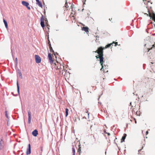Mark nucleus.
Returning a JSON list of instances; mask_svg holds the SVG:
<instances>
[{
	"mask_svg": "<svg viewBox=\"0 0 155 155\" xmlns=\"http://www.w3.org/2000/svg\"><path fill=\"white\" fill-rule=\"evenodd\" d=\"M48 29H49V28L48 27Z\"/></svg>",
	"mask_w": 155,
	"mask_h": 155,
	"instance_id": "obj_49",
	"label": "nucleus"
},
{
	"mask_svg": "<svg viewBox=\"0 0 155 155\" xmlns=\"http://www.w3.org/2000/svg\"><path fill=\"white\" fill-rule=\"evenodd\" d=\"M49 48H50L52 47L51 46V43L49 44Z\"/></svg>",
	"mask_w": 155,
	"mask_h": 155,
	"instance_id": "obj_33",
	"label": "nucleus"
},
{
	"mask_svg": "<svg viewBox=\"0 0 155 155\" xmlns=\"http://www.w3.org/2000/svg\"><path fill=\"white\" fill-rule=\"evenodd\" d=\"M36 4H37L41 8H42V4L40 2L39 0H36Z\"/></svg>",
	"mask_w": 155,
	"mask_h": 155,
	"instance_id": "obj_11",
	"label": "nucleus"
},
{
	"mask_svg": "<svg viewBox=\"0 0 155 155\" xmlns=\"http://www.w3.org/2000/svg\"><path fill=\"white\" fill-rule=\"evenodd\" d=\"M68 3L66 2L65 4V6L64 7V10H68Z\"/></svg>",
	"mask_w": 155,
	"mask_h": 155,
	"instance_id": "obj_16",
	"label": "nucleus"
},
{
	"mask_svg": "<svg viewBox=\"0 0 155 155\" xmlns=\"http://www.w3.org/2000/svg\"><path fill=\"white\" fill-rule=\"evenodd\" d=\"M4 142L2 139H1L0 143V148L2 149L3 147Z\"/></svg>",
	"mask_w": 155,
	"mask_h": 155,
	"instance_id": "obj_14",
	"label": "nucleus"
},
{
	"mask_svg": "<svg viewBox=\"0 0 155 155\" xmlns=\"http://www.w3.org/2000/svg\"><path fill=\"white\" fill-rule=\"evenodd\" d=\"M95 41H96V42H98V41H97V38H96V40H95Z\"/></svg>",
	"mask_w": 155,
	"mask_h": 155,
	"instance_id": "obj_40",
	"label": "nucleus"
},
{
	"mask_svg": "<svg viewBox=\"0 0 155 155\" xmlns=\"http://www.w3.org/2000/svg\"><path fill=\"white\" fill-rule=\"evenodd\" d=\"M89 110V108H87L86 109V111L84 112V114L85 116H86L88 118H89V113L88 112V110Z\"/></svg>",
	"mask_w": 155,
	"mask_h": 155,
	"instance_id": "obj_7",
	"label": "nucleus"
},
{
	"mask_svg": "<svg viewBox=\"0 0 155 155\" xmlns=\"http://www.w3.org/2000/svg\"><path fill=\"white\" fill-rule=\"evenodd\" d=\"M149 78H145L143 80V81H144V80L145 79V80H149Z\"/></svg>",
	"mask_w": 155,
	"mask_h": 155,
	"instance_id": "obj_31",
	"label": "nucleus"
},
{
	"mask_svg": "<svg viewBox=\"0 0 155 155\" xmlns=\"http://www.w3.org/2000/svg\"><path fill=\"white\" fill-rule=\"evenodd\" d=\"M45 21L46 22V23H47V22H48V20H47V19L46 18H45Z\"/></svg>",
	"mask_w": 155,
	"mask_h": 155,
	"instance_id": "obj_32",
	"label": "nucleus"
},
{
	"mask_svg": "<svg viewBox=\"0 0 155 155\" xmlns=\"http://www.w3.org/2000/svg\"><path fill=\"white\" fill-rule=\"evenodd\" d=\"M136 112L137 115H138V112L137 111Z\"/></svg>",
	"mask_w": 155,
	"mask_h": 155,
	"instance_id": "obj_39",
	"label": "nucleus"
},
{
	"mask_svg": "<svg viewBox=\"0 0 155 155\" xmlns=\"http://www.w3.org/2000/svg\"><path fill=\"white\" fill-rule=\"evenodd\" d=\"M72 152L73 153V155H75V150L74 148V147L72 148Z\"/></svg>",
	"mask_w": 155,
	"mask_h": 155,
	"instance_id": "obj_28",
	"label": "nucleus"
},
{
	"mask_svg": "<svg viewBox=\"0 0 155 155\" xmlns=\"http://www.w3.org/2000/svg\"><path fill=\"white\" fill-rule=\"evenodd\" d=\"M12 23L13 24V22L12 21Z\"/></svg>",
	"mask_w": 155,
	"mask_h": 155,
	"instance_id": "obj_51",
	"label": "nucleus"
},
{
	"mask_svg": "<svg viewBox=\"0 0 155 155\" xmlns=\"http://www.w3.org/2000/svg\"><path fill=\"white\" fill-rule=\"evenodd\" d=\"M35 58L36 62L37 63H39L41 62V58L38 55H35Z\"/></svg>",
	"mask_w": 155,
	"mask_h": 155,
	"instance_id": "obj_4",
	"label": "nucleus"
},
{
	"mask_svg": "<svg viewBox=\"0 0 155 155\" xmlns=\"http://www.w3.org/2000/svg\"><path fill=\"white\" fill-rule=\"evenodd\" d=\"M27 7V8L28 9H30V7H28H28Z\"/></svg>",
	"mask_w": 155,
	"mask_h": 155,
	"instance_id": "obj_37",
	"label": "nucleus"
},
{
	"mask_svg": "<svg viewBox=\"0 0 155 155\" xmlns=\"http://www.w3.org/2000/svg\"><path fill=\"white\" fill-rule=\"evenodd\" d=\"M152 47H151L150 48H149L148 49V51H149L150 50H152V48H155V45H152Z\"/></svg>",
	"mask_w": 155,
	"mask_h": 155,
	"instance_id": "obj_25",
	"label": "nucleus"
},
{
	"mask_svg": "<svg viewBox=\"0 0 155 155\" xmlns=\"http://www.w3.org/2000/svg\"><path fill=\"white\" fill-rule=\"evenodd\" d=\"M41 151H42L43 150V147H41Z\"/></svg>",
	"mask_w": 155,
	"mask_h": 155,
	"instance_id": "obj_35",
	"label": "nucleus"
},
{
	"mask_svg": "<svg viewBox=\"0 0 155 155\" xmlns=\"http://www.w3.org/2000/svg\"><path fill=\"white\" fill-rule=\"evenodd\" d=\"M86 0H84V2H85L86 1Z\"/></svg>",
	"mask_w": 155,
	"mask_h": 155,
	"instance_id": "obj_48",
	"label": "nucleus"
},
{
	"mask_svg": "<svg viewBox=\"0 0 155 155\" xmlns=\"http://www.w3.org/2000/svg\"><path fill=\"white\" fill-rule=\"evenodd\" d=\"M17 91L18 93L19 92V88L18 86V82H17Z\"/></svg>",
	"mask_w": 155,
	"mask_h": 155,
	"instance_id": "obj_27",
	"label": "nucleus"
},
{
	"mask_svg": "<svg viewBox=\"0 0 155 155\" xmlns=\"http://www.w3.org/2000/svg\"><path fill=\"white\" fill-rule=\"evenodd\" d=\"M81 150V147H80V145H79V148L78 150V152L79 153V155H80Z\"/></svg>",
	"mask_w": 155,
	"mask_h": 155,
	"instance_id": "obj_18",
	"label": "nucleus"
},
{
	"mask_svg": "<svg viewBox=\"0 0 155 155\" xmlns=\"http://www.w3.org/2000/svg\"><path fill=\"white\" fill-rule=\"evenodd\" d=\"M55 67L56 69L59 70L60 72L61 73L62 75H65L66 72L64 65L58 62H57V63L55 64Z\"/></svg>",
	"mask_w": 155,
	"mask_h": 155,
	"instance_id": "obj_2",
	"label": "nucleus"
},
{
	"mask_svg": "<svg viewBox=\"0 0 155 155\" xmlns=\"http://www.w3.org/2000/svg\"><path fill=\"white\" fill-rule=\"evenodd\" d=\"M104 60H103V62H102V64L101 63V62H100V63L102 67L101 68V71H104V68H103L104 66L103 65V63H104Z\"/></svg>",
	"mask_w": 155,
	"mask_h": 155,
	"instance_id": "obj_17",
	"label": "nucleus"
},
{
	"mask_svg": "<svg viewBox=\"0 0 155 155\" xmlns=\"http://www.w3.org/2000/svg\"><path fill=\"white\" fill-rule=\"evenodd\" d=\"M28 123L30 124L31 122V113L30 111H28Z\"/></svg>",
	"mask_w": 155,
	"mask_h": 155,
	"instance_id": "obj_9",
	"label": "nucleus"
},
{
	"mask_svg": "<svg viewBox=\"0 0 155 155\" xmlns=\"http://www.w3.org/2000/svg\"><path fill=\"white\" fill-rule=\"evenodd\" d=\"M32 134L34 136L36 137L38 134V131L37 130H35L32 132Z\"/></svg>",
	"mask_w": 155,
	"mask_h": 155,
	"instance_id": "obj_10",
	"label": "nucleus"
},
{
	"mask_svg": "<svg viewBox=\"0 0 155 155\" xmlns=\"http://www.w3.org/2000/svg\"><path fill=\"white\" fill-rule=\"evenodd\" d=\"M48 44H49L50 43V40H49V37H48Z\"/></svg>",
	"mask_w": 155,
	"mask_h": 155,
	"instance_id": "obj_30",
	"label": "nucleus"
},
{
	"mask_svg": "<svg viewBox=\"0 0 155 155\" xmlns=\"http://www.w3.org/2000/svg\"><path fill=\"white\" fill-rule=\"evenodd\" d=\"M86 118V117H85V116H84L83 117V118Z\"/></svg>",
	"mask_w": 155,
	"mask_h": 155,
	"instance_id": "obj_43",
	"label": "nucleus"
},
{
	"mask_svg": "<svg viewBox=\"0 0 155 155\" xmlns=\"http://www.w3.org/2000/svg\"><path fill=\"white\" fill-rule=\"evenodd\" d=\"M19 74L20 75V76H21V78H22V74L21 72H19Z\"/></svg>",
	"mask_w": 155,
	"mask_h": 155,
	"instance_id": "obj_34",
	"label": "nucleus"
},
{
	"mask_svg": "<svg viewBox=\"0 0 155 155\" xmlns=\"http://www.w3.org/2000/svg\"><path fill=\"white\" fill-rule=\"evenodd\" d=\"M50 51L53 52L54 53V55H55L54 53V51L53 50V49L52 48V47H51V48H50Z\"/></svg>",
	"mask_w": 155,
	"mask_h": 155,
	"instance_id": "obj_26",
	"label": "nucleus"
},
{
	"mask_svg": "<svg viewBox=\"0 0 155 155\" xmlns=\"http://www.w3.org/2000/svg\"><path fill=\"white\" fill-rule=\"evenodd\" d=\"M149 16L152 18V19L153 21L154 20H155V14L152 13H149Z\"/></svg>",
	"mask_w": 155,
	"mask_h": 155,
	"instance_id": "obj_6",
	"label": "nucleus"
},
{
	"mask_svg": "<svg viewBox=\"0 0 155 155\" xmlns=\"http://www.w3.org/2000/svg\"><path fill=\"white\" fill-rule=\"evenodd\" d=\"M109 19L110 21H111V20H112V18H111V19L110 18Z\"/></svg>",
	"mask_w": 155,
	"mask_h": 155,
	"instance_id": "obj_42",
	"label": "nucleus"
},
{
	"mask_svg": "<svg viewBox=\"0 0 155 155\" xmlns=\"http://www.w3.org/2000/svg\"><path fill=\"white\" fill-rule=\"evenodd\" d=\"M138 154H142L143 155L144 154V152L141 151V149L138 150Z\"/></svg>",
	"mask_w": 155,
	"mask_h": 155,
	"instance_id": "obj_21",
	"label": "nucleus"
},
{
	"mask_svg": "<svg viewBox=\"0 0 155 155\" xmlns=\"http://www.w3.org/2000/svg\"><path fill=\"white\" fill-rule=\"evenodd\" d=\"M143 1H146V0H143Z\"/></svg>",
	"mask_w": 155,
	"mask_h": 155,
	"instance_id": "obj_46",
	"label": "nucleus"
},
{
	"mask_svg": "<svg viewBox=\"0 0 155 155\" xmlns=\"http://www.w3.org/2000/svg\"><path fill=\"white\" fill-rule=\"evenodd\" d=\"M134 120H135V123H136L137 122H136V120L135 119V118H134Z\"/></svg>",
	"mask_w": 155,
	"mask_h": 155,
	"instance_id": "obj_41",
	"label": "nucleus"
},
{
	"mask_svg": "<svg viewBox=\"0 0 155 155\" xmlns=\"http://www.w3.org/2000/svg\"><path fill=\"white\" fill-rule=\"evenodd\" d=\"M22 4L23 5L26 6V7H28V6L29 5V4L28 2L24 1L22 2Z\"/></svg>",
	"mask_w": 155,
	"mask_h": 155,
	"instance_id": "obj_13",
	"label": "nucleus"
},
{
	"mask_svg": "<svg viewBox=\"0 0 155 155\" xmlns=\"http://www.w3.org/2000/svg\"><path fill=\"white\" fill-rule=\"evenodd\" d=\"M48 58L49 61L51 63H52L53 62V60L51 55V54L50 53H49L48 54Z\"/></svg>",
	"mask_w": 155,
	"mask_h": 155,
	"instance_id": "obj_8",
	"label": "nucleus"
},
{
	"mask_svg": "<svg viewBox=\"0 0 155 155\" xmlns=\"http://www.w3.org/2000/svg\"><path fill=\"white\" fill-rule=\"evenodd\" d=\"M73 14V13L72 12H71V15H72V14Z\"/></svg>",
	"mask_w": 155,
	"mask_h": 155,
	"instance_id": "obj_45",
	"label": "nucleus"
},
{
	"mask_svg": "<svg viewBox=\"0 0 155 155\" xmlns=\"http://www.w3.org/2000/svg\"><path fill=\"white\" fill-rule=\"evenodd\" d=\"M16 60H17V58H16Z\"/></svg>",
	"mask_w": 155,
	"mask_h": 155,
	"instance_id": "obj_47",
	"label": "nucleus"
},
{
	"mask_svg": "<svg viewBox=\"0 0 155 155\" xmlns=\"http://www.w3.org/2000/svg\"><path fill=\"white\" fill-rule=\"evenodd\" d=\"M108 136H110V134L109 133H107Z\"/></svg>",
	"mask_w": 155,
	"mask_h": 155,
	"instance_id": "obj_38",
	"label": "nucleus"
},
{
	"mask_svg": "<svg viewBox=\"0 0 155 155\" xmlns=\"http://www.w3.org/2000/svg\"><path fill=\"white\" fill-rule=\"evenodd\" d=\"M92 125H91V127H90V129H91V127H92Z\"/></svg>",
	"mask_w": 155,
	"mask_h": 155,
	"instance_id": "obj_44",
	"label": "nucleus"
},
{
	"mask_svg": "<svg viewBox=\"0 0 155 155\" xmlns=\"http://www.w3.org/2000/svg\"><path fill=\"white\" fill-rule=\"evenodd\" d=\"M113 44H115L114 46H116L117 45V42H114L113 41L112 43L107 45L105 47H102L103 51V50L107 48L110 47V46Z\"/></svg>",
	"mask_w": 155,
	"mask_h": 155,
	"instance_id": "obj_3",
	"label": "nucleus"
},
{
	"mask_svg": "<svg viewBox=\"0 0 155 155\" xmlns=\"http://www.w3.org/2000/svg\"><path fill=\"white\" fill-rule=\"evenodd\" d=\"M3 22L4 23L5 26L6 28H8V24L7 21L4 19H3Z\"/></svg>",
	"mask_w": 155,
	"mask_h": 155,
	"instance_id": "obj_19",
	"label": "nucleus"
},
{
	"mask_svg": "<svg viewBox=\"0 0 155 155\" xmlns=\"http://www.w3.org/2000/svg\"><path fill=\"white\" fill-rule=\"evenodd\" d=\"M126 136L127 134H124V136L122 137L121 139V143L124 141L125 139Z\"/></svg>",
	"mask_w": 155,
	"mask_h": 155,
	"instance_id": "obj_15",
	"label": "nucleus"
},
{
	"mask_svg": "<svg viewBox=\"0 0 155 155\" xmlns=\"http://www.w3.org/2000/svg\"><path fill=\"white\" fill-rule=\"evenodd\" d=\"M154 21H155V20H153Z\"/></svg>",
	"mask_w": 155,
	"mask_h": 155,
	"instance_id": "obj_50",
	"label": "nucleus"
},
{
	"mask_svg": "<svg viewBox=\"0 0 155 155\" xmlns=\"http://www.w3.org/2000/svg\"><path fill=\"white\" fill-rule=\"evenodd\" d=\"M41 27L44 28L45 27L44 21H41Z\"/></svg>",
	"mask_w": 155,
	"mask_h": 155,
	"instance_id": "obj_20",
	"label": "nucleus"
},
{
	"mask_svg": "<svg viewBox=\"0 0 155 155\" xmlns=\"http://www.w3.org/2000/svg\"><path fill=\"white\" fill-rule=\"evenodd\" d=\"M93 52L97 53L99 54V55L96 56V57L97 59L99 58L100 62L102 64L103 60H104V59L103 57V51L102 47L101 46L98 48L97 50Z\"/></svg>",
	"mask_w": 155,
	"mask_h": 155,
	"instance_id": "obj_1",
	"label": "nucleus"
},
{
	"mask_svg": "<svg viewBox=\"0 0 155 155\" xmlns=\"http://www.w3.org/2000/svg\"><path fill=\"white\" fill-rule=\"evenodd\" d=\"M148 133V131H147L146 132V135H147Z\"/></svg>",
	"mask_w": 155,
	"mask_h": 155,
	"instance_id": "obj_36",
	"label": "nucleus"
},
{
	"mask_svg": "<svg viewBox=\"0 0 155 155\" xmlns=\"http://www.w3.org/2000/svg\"><path fill=\"white\" fill-rule=\"evenodd\" d=\"M136 109L135 107V108H134L133 109L132 111L133 113H135L136 112Z\"/></svg>",
	"mask_w": 155,
	"mask_h": 155,
	"instance_id": "obj_23",
	"label": "nucleus"
},
{
	"mask_svg": "<svg viewBox=\"0 0 155 155\" xmlns=\"http://www.w3.org/2000/svg\"><path fill=\"white\" fill-rule=\"evenodd\" d=\"M7 111H5V115L6 116V117L7 118H8V114H7Z\"/></svg>",
	"mask_w": 155,
	"mask_h": 155,
	"instance_id": "obj_29",
	"label": "nucleus"
},
{
	"mask_svg": "<svg viewBox=\"0 0 155 155\" xmlns=\"http://www.w3.org/2000/svg\"><path fill=\"white\" fill-rule=\"evenodd\" d=\"M45 19V17H44L43 16H42L41 18V21H44Z\"/></svg>",
	"mask_w": 155,
	"mask_h": 155,
	"instance_id": "obj_24",
	"label": "nucleus"
},
{
	"mask_svg": "<svg viewBox=\"0 0 155 155\" xmlns=\"http://www.w3.org/2000/svg\"><path fill=\"white\" fill-rule=\"evenodd\" d=\"M88 29L89 28L88 27H83L82 28V30L84 31H85L86 32H89Z\"/></svg>",
	"mask_w": 155,
	"mask_h": 155,
	"instance_id": "obj_12",
	"label": "nucleus"
},
{
	"mask_svg": "<svg viewBox=\"0 0 155 155\" xmlns=\"http://www.w3.org/2000/svg\"><path fill=\"white\" fill-rule=\"evenodd\" d=\"M68 108H66L65 109L66 117H67L68 115Z\"/></svg>",
	"mask_w": 155,
	"mask_h": 155,
	"instance_id": "obj_22",
	"label": "nucleus"
},
{
	"mask_svg": "<svg viewBox=\"0 0 155 155\" xmlns=\"http://www.w3.org/2000/svg\"><path fill=\"white\" fill-rule=\"evenodd\" d=\"M31 145L29 144L28 145V147L26 152V154L27 155L31 153Z\"/></svg>",
	"mask_w": 155,
	"mask_h": 155,
	"instance_id": "obj_5",
	"label": "nucleus"
}]
</instances>
